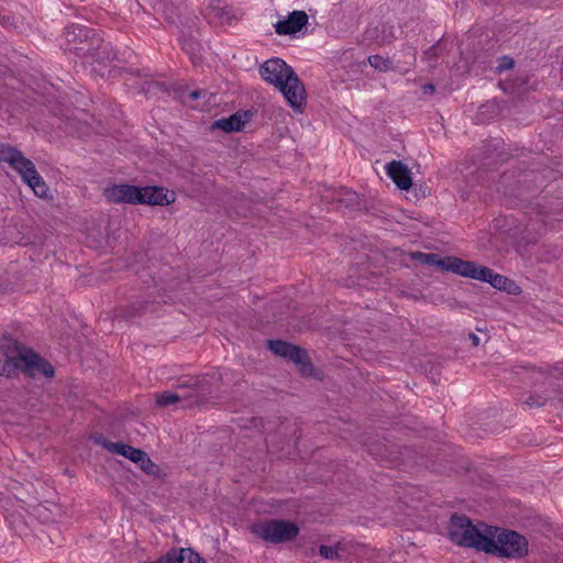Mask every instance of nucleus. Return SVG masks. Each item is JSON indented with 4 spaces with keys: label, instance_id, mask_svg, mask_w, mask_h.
Masks as SVG:
<instances>
[{
    "label": "nucleus",
    "instance_id": "f257e3e1",
    "mask_svg": "<svg viewBox=\"0 0 563 563\" xmlns=\"http://www.w3.org/2000/svg\"><path fill=\"white\" fill-rule=\"evenodd\" d=\"M415 258L419 260L421 263L441 267L443 271L452 272L460 276L486 282L490 286L499 290H506L508 292H516L517 286L516 284L508 279L507 277L495 273L493 269L477 265L472 261H464L460 257L455 256H444L441 257L437 254H427V253H417Z\"/></svg>",
    "mask_w": 563,
    "mask_h": 563
},
{
    "label": "nucleus",
    "instance_id": "f03ea898",
    "mask_svg": "<svg viewBox=\"0 0 563 563\" xmlns=\"http://www.w3.org/2000/svg\"><path fill=\"white\" fill-rule=\"evenodd\" d=\"M260 74L263 80L279 89L294 110L301 111L306 90L291 67L280 58H271L261 66Z\"/></svg>",
    "mask_w": 563,
    "mask_h": 563
},
{
    "label": "nucleus",
    "instance_id": "7ed1b4c3",
    "mask_svg": "<svg viewBox=\"0 0 563 563\" xmlns=\"http://www.w3.org/2000/svg\"><path fill=\"white\" fill-rule=\"evenodd\" d=\"M1 347L5 360L2 364L0 363V375L11 376L16 371L30 376L44 375L52 377L54 375V368L49 363L16 341L4 339Z\"/></svg>",
    "mask_w": 563,
    "mask_h": 563
},
{
    "label": "nucleus",
    "instance_id": "20e7f679",
    "mask_svg": "<svg viewBox=\"0 0 563 563\" xmlns=\"http://www.w3.org/2000/svg\"><path fill=\"white\" fill-rule=\"evenodd\" d=\"M104 197L113 203H146L168 206L176 200V195L164 187L132 185H113L104 189Z\"/></svg>",
    "mask_w": 563,
    "mask_h": 563
},
{
    "label": "nucleus",
    "instance_id": "39448f33",
    "mask_svg": "<svg viewBox=\"0 0 563 563\" xmlns=\"http://www.w3.org/2000/svg\"><path fill=\"white\" fill-rule=\"evenodd\" d=\"M0 162L8 163L16 170L23 181L33 190L37 197H46L48 188L36 172L34 164L23 156V154L12 146L0 144Z\"/></svg>",
    "mask_w": 563,
    "mask_h": 563
},
{
    "label": "nucleus",
    "instance_id": "423d86ee",
    "mask_svg": "<svg viewBox=\"0 0 563 563\" xmlns=\"http://www.w3.org/2000/svg\"><path fill=\"white\" fill-rule=\"evenodd\" d=\"M490 526L472 525L471 520L462 516H453L451 519L449 534L453 542L459 545L474 548L485 551L488 542Z\"/></svg>",
    "mask_w": 563,
    "mask_h": 563
},
{
    "label": "nucleus",
    "instance_id": "0eeeda50",
    "mask_svg": "<svg viewBox=\"0 0 563 563\" xmlns=\"http://www.w3.org/2000/svg\"><path fill=\"white\" fill-rule=\"evenodd\" d=\"M488 542L490 545L486 547V553L509 559H520L528 554V541L516 531L490 527Z\"/></svg>",
    "mask_w": 563,
    "mask_h": 563
},
{
    "label": "nucleus",
    "instance_id": "6e6552de",
    "mask_svg": "<svg viewBox=\"0 0 563 563\" xmlns=\"http://www.w3.org/2000/svg\"><path fill=\"white\" fill-rule=\"evenodd\" d=\"M252 531L261 539L282 543L292 540L299 532L296 523L284 520H267L253 525Z\"/></svg>",
    "mask_w": 563,
    "mask_h": 563
},
{
    "label": "nucleus",
    "instance_id": "1a4fd4ad",
    "mask_svg": "<svg viewBox=\"0 0 563 563\" xmlns=\"http://www.w3.org/2000/svg\"><path fill=\"white\" fill-rule=\"evenodd\" d=\"M268 345L274 354L294 362L303 375H311L312 365L307 361V354L305 351L280 340L268 341Z\"/></svg>",
    "mask_w": 563,
    "mask_h": 563
},
{
    "label": "nucleus",
    "instance_id": "9d476101",
    "mask_svg": "<svg viewBox=\"0 0 563 563\" xmlns=\"http://www.w3.org/2000/svg\"><path fill=\"white\" fill-rule=\"evenodd\" d=\"M102 445L110 452L125 456L130 461L137 464L147 474H154L156 472V465L151 461L148 455L133 446L123 444L120 442H102Z\"/></svg>",
    "mask_w": 563,
    "mask_h": 563
},
{
    "label": "nucleus",
    "instance_id": "9b49d317",
    "mask_svg": "<svg viewBox=\"0 0 563 563\" xmlns=\"http://www.w3.org/2000/svg\"><path fill=\"white\" fill-rule=\"evenodd\" d=\"M308 22L303 11H294L286 19L275 24V31L279 35H291L299 32Z\"/></svg>",
    "mask_w": 563,
    "mask_h": 563
},
{
    "label": "nucleus",
    "instance_id": "f8f14e48",
    "mask_svg": "<svg viewBox=\"0 0 563 563\" xmlns=\"http://www.w3.org/2000/svg\"><path fill=\"white\" fill-rule=\"evenodd\" d=\"M386 174L400 189L407 190L412 185L410 170L401 162L394 161L387 164Z\"/></svg>",
    "mask_w": 563,
    "mask_h": 563
},
{
    "label": "nucleus",
    "instance_id": "ddd939ff",
    "mask_svg": "<svg viewBox=\"0 0 563 563\" xmlns=\"http://www.w3.org/2000/svg\"><path fill=\"white\" fill-rule=\"evenodd\" d=\"M250 117L247 112H236L229 118L217 120L212 124V129H219L224 132H239L247 123Z\"/></svg>",
    "mask_w": 563,
    "mask_h": 563
},
{
    "label": "nucleus",
    "instance_id": "4468645a",
    "mask_svg": "<svg viewBox=\"0 0 563 563\" xmlns=\"http://www.w3.org/2000/svg\"><path fill=\"white\" fill-rule=\"evenodd\" d=\"M168 563H203L200 555L191 549H178L166 553Z\"/></svg>",
    "mask_w": 563,
    "mask_h": 563
},
{
    "label": "nucleus",
    "instance_id": "2eb2a0df",
    "mask_svg": "<svg viewBox=\"0 0 563 563\" xmlns=\"http://www.w3.org/2000/svg\"><path fill=\"white\" fill-rule=\"evenodd\" d=\"M181 395L174 391H164L162 394L156 395V402L159 406H168L177 402L180 399Z\"/></svg>",
    "mask_w": 563,
    "mask_h": 563
},
{
    "label": "nucleus",
    "instance_id": "dca6fc26",
    "mask_svg": "<svg viewBox=\"0 0 563 563\" xmlns=\"http://www.w3.org/2000/svg\"><path fill=\"white\" fill-rule=\"evenodd\" d=\"M368 63L372 67H374L375 69H378L380 71H385V70L389 69V67H390L389 60H387L378 55L368 57Z\"/></svg>",
    "mask_w": 563,
    "mask_h": 563
},
{
    "label": "nucleus",
    "instance_id": "f3484780",
    "mask_svg": "<svg viewBox=\"0 0 563 563\" xmlns=\"http://www.w3.org/2000/svg\"><path fill=\"white\" fill-rule=\"evenodd\" d=\"M180 44H181L183 48H184V49H185L189 55H191L192 57L196 55V52H197V51H198V48H199V44H198V43H196V42H194V41H191V40H188V41H187V40L183 38V40L180 41Z\"/></svg>",
    "mask_w": 563,
    "mask_h": 563
},
{
    "label": "nucleus",
    "instance_id": "a211bd4d",
    "mask_svg": "<svg viewBox=\"0 0 563 563\" xmlns=\"http://www.w3.org/2000/svg\"><path fill=\"white\" fill-rule=\"evenodd\" d=\"M319 552L320 555L324 559H333L338 555V551L334 548L328 545H321Z\"/></svg>",
    "mask_w": 563,
    "mask_h": 563
},
{
    "label": "nucleus",
    "instance_id": "6ab92c4d",
    "mask_svg": "<svg viewBox=\"0 0 563 563\" xmlns=\"http://www.w3.org/2000/svg\"><path fill=\"white\" fill-rule=\"evenodd\" d=\"M67 37H69L71 34L74 35H86V29L80 25H71L67 27Z\"/></svg>",
    "mask_w": 563,
    "mask_h": 563
},
{
    "label": "nucleus",
    "instance_id": "aec40b11",
    "mask_svg": "<svg viewBox=\"0 0 563 563\" xmlns=\"http://www.w3.org/2000/svg\"><path fill=\"white\" fill-rule=\"evenodd\" d=\"M512 65L514 60L510 57H503L497 68L499 70H505L511 68Z\"/></svg>",
    "mask_w": 563,
    "mask_h": 563
},
{
    "label": "nucleus",
    "instance_id": "412c9836",
    "mask_svg": "<svg viewBox=\"0 0 563 563\" xmlns=\"http://www.w3.org/2000/svg\"><path fill=\"white\" fill-rule=\"evenodd\" d=\"M10 503H11V499L9 497H2L0 498V506L2 507L4 514L9 515L10 514Z\"/></svg>",
    "mask_w": 563,
    "mask_h": 563
},
{
    "label": "nucleus",
    "instance_id": "4be33fe9",
    "mask_svg": "<svg viewBox=\"0 0 563 563\" xmlns=\"http://www.w3.org/2000/svg\"><path fill=\"white\" fill-rule=\"evenodd\" d=\"M200 95H201V91H199V90H194V91H191V92L188 95V98H189L190 100H196L197 98H199V97H200Z\"/></svg>",
    "mask_w": 563,
    "mask_h": 563
},
{
    "label": "nucleus",
    "instance_id": "5701e85b",
    "mask_svg": "<svg viewBox=\"0 0 563 563\" xmlns=\"http://www.w3.org/2000/svg\"><path fill=\"white\" fill-rule=\"evenodd\" d=\"M346 194H347V196H349V200H350V201H356L357 196H356V194H355V192H353V191H349V192H346Z\"/></svg>",
    "mask_w": 563,
    "mask_h": 563
},
{
    "label": "nucleus",
    "instance_id": "b1692460",
    "mask_svg": "<svg viewBox=\"0 0 563 563\" xmlns=\"http://www.w3.org/2000/svg\"><path fill=\"white\" fill-rule=\"evenodd\" d=\"M424 90L426 91H432L433 90V86H431V85L424 86Z\"/></svg>",
    "mask_w": 563,
    "mask_h": 563
},
{
    "label": "nucleus",
    "instance_id": "393cba45",
    "mask_svg": "<svg viewBox=\"0 0 563 563\" xmlns=\"http://www.w3.org/2000/svg\"><path fill=\"white\" fill-rule=\"evenodd\" d=\"M473 338V342L477 343L478 342V338L476 335H472Z\"/></svg>",
    "mask_w": 563,
    "mask_h": 563
},
{
    "label": "nucleus",
    "instance_id": "a878e982",
    "mask_svg": "<svg viewBox=\"0 0 563 563\" xmlns=\"http://www.w3.org/2000/svg\"><path fill=\"white\" fill-rule=\"evenodd\" d=\"M190 382H192V383L190 384V386H196V384H197V382H198V380H197V379H191Z\"/></svg>",
    "mask_w": 563,
    "mask_h": 563
},
{
    "label": "nucleus",
    "instance_id": "bb28decb",
    "mask_svg": "<svg viewBox=\"0 0 563 563\" xmlns=\"http://www.w3.org/2000/svg\"><path fill=\"white\" fill-rule=\"evenodd\" d=\"M183 102L189 103V101L186 99V97H183Z\"/></svg>",
    "mask_w": 563,
    "mask_h": 563
}]
</instances>
